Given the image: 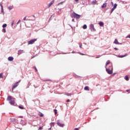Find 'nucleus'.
Returning <instances> with one entry per match:
<instances>
[{
	"mask_svg": "<svg viewBox=\"0 0 130 130\" xmlns=\"http://www.w3.org/2000/svg\"><path fill=\"white\" fill-rule=\"evenodd\" d=\"M109 64V68L106 69V72L109 74V75H112L113 73V67L112 66V63L109 60H108L106 63V67H107Z\"/></svg>",
	"mask_w": 130,
	"mask_h": 130,
	"instance_id": "f257e3e1",
	"label": "nucleus"
},
{
	"mask_svg": "<svg viewBox=\"0 0 130 130\" xmlns=\"http://www.w3.org/2000/svg\"><path fill=\"white\" fill-rule=\"evenodd\" d=\"M71 18H74L75 19H80L81 18V15L77 14V13L74 12L71 15Z\"/></svg>",
	"mask_w": 130,
	"mask_h": 130,
	"instance_id": "f03ea898",
	"label": "nucleus"
},
{
	"mask_svg": "<svg viewBox=\"0 0 130 130\" xmlns=\"http://www.w3.org/2000/svg\"><path fill=\"white\" fill-rule=\"evenodd\" d=\"M36 41H37V39H34L32 40H31L30 41L28 42V44L30 45V44H33Z\"/></svg>",
	"mask_w": 130,
	"mask_h": 130,
	"instance_id": "7ed1b4c3",
	"label": "nucleus"
},
{
	"mask_svg": "<svg viewBox=\"0 0 130 130\" xmlns=\"http://www.w3.org/2000/svg\"><path fill=\"white\" fill-rule=\"evenodd\" d=\"M18 86H19V82H16V83H15L13 86L12 87V91L14 90V89L17 88Z\"/></svg>",
	"mask_w": 130,
	"mask_h": 130,
	"instance_id": "20e7f679",
	"label": "nucleus"
},
{
	"mask_svg": "<svg viewBox=\"0 0 130 130\" xmlns=\"http://www.w3.org/2000/svg\"><path fill=\"white\" fill-rule=\"evenodd\" d=\"M90 29H91V31H92L93 32L96 31V30L95 29V28L94 27L93 24L90 25Z\"/></svg>",
	"mask_w": 130,
	"mask_h": 130,
	"instance_id": "39448f33",
	"label": "nucleus"
},
{
	"mask_svg": "<svg viewBox=\"0 0 130 130\" xmlns=\"http://www.w3.org/2000/svg\"><path fill=\"white\" fill-rule=\"evenodd\" d=\"M57 124L59 126H60L61 127H63V126H64V124H61V123L58 122Z\"/></svg>",
	"mask_w": 130,
	"mask_h": 130,
	"instance_id": "423d86ee",
	"label": "nucleus"
},
{
	"mask_svg": "<svg viewBox=\"0 0 130 130\" xmlns=\"http://www.w3.org/2000/svg\"><path fill=\"white\" fill-rule=\"evenodd\" d=\"M53 4H54V1H51V3H50L48 5V8H50L51 7V6H52V5H53Z\"/></svg>",
	"mask_w": 130,
	"mask_h": 130,
	"instance_id": "0eeeda50",
	"label": "nucleus"
},
{
	"mask_svg": "<svg viewBox=\"0 0 130 130\" xmlns=\"http://www.w3.org/2000/svg\"><path fill=\"white\" fill-rule=\"evenodd\" d=\"M8 60L9 61H13L14 60V58L12 56L9 57H8Z\"/></svg>",
	"mask_w": 130,
	"mask_h": 130,
	"instance_id": "6e6552de",
	"label": "nucleus"
},
{
	"mask_svg": "<svg viewBox=\"0 0 130 130\" xmlns=\"http://www.w3.org/2000/svg\"><path fill=\"white\" fill-rule=\"evenodd\" d=\"M106 7H107V3H104L102 6V9H104V8H106Z\"/></svg>",
	"mask_w": 130,
	"mask_h": 130,
	"instance_id": "1a4fd4ad",
	"label": "nucleus"
},
{
	"mask_svg": "<svg viewBox=\"0 0 130 130\" xmlns=\"http://www.w3.org/2000/svg\"><path fill=\"white\" fill-rule=\"evenodd\" d=\"M12 99H13V97H12V96H8V98H7V100L8 101H12Z\"/></svg>",
	"mask_w": 130,
	"mask_h": 130,
	"instance_id": "9d476101",
	"label": "nucleus"
},
{
	"mask_svg": "<svg viewBox=\"0 0 130 130\" xmlns=\"http://www.w3.org/2000/svg\"><path fill=\"white\" fill-rule=\"evenodd\" d=\"M125 56H127V54H125L124 55L118 56V57H120V58H122V57H125Z\"/></svg>",
	"mask_w": 130,
	"mask_h": 130,
	"instance_id": "9b49d317",
	"label": "nucleus"
},
{
	"mask_svg": "<svg viewBox=\"0 0 130 130\" xmlns=\"http://www.w3.org/2000/svg\"><path fill=\"white\" fill-rule=\"evenodd\" d=\"M10 103L11 105H14V104H15V101L11 100V101H10Z\"/></svg>",
	"mask_w": 130,
	"mask_h": 130,
	"instance_id": "f8f14e48",
	"label": "nucleus"
},
{
	"mask_svg": "<svg viewBox=\"0 0 130 130\" xmlns=\"http://www.w3.org/2000/svg\"><path fill=\"white\" fill-rule=\"evenodd\" d=\"M99 25L101 27H103V26H104V23L102 22H100Z\"/></svg>",
	"mask_w": 130,
	"mask_h": 130,
	"instance_id": "ddd939ff",
	"label": "nucleus"
},
{
	"mask_svg": "<svg viewBox=\"0 0 130 130\" xmlns=\"http://www.w3.org/2000/svg\"><path fill=\"white\" fill-rule=\"evenodd\" d=\"M114 43L115 44H119V42H118V41L117 40L115 39V41H114Z\"/></svg>",
	"mask_w": 130,
	"mask_h": 130,
	"instance_id": "4468645a",
	"label": "nucleus"
},
{
	"mask_svg": "<svg viewBox=\"0 0 130 130\" xmlns=\"http://www.w3.org/2000/svg\"><path fill=\"white\" fill-rule=\"evenodd\" d=\"M39 115L41 117H43V116H44V115H43V114L41 112H39Z\"/></svg>",
	"mask_w": 130,
	"mask_h": 130,
	"instance_id": "2eb2a0df",
	"label": "nucleus"
},
{
	"mask_svg": "<svg viewBox=\"0 0 130 130\" xmlns=\"http://www.w3.org/2000/svg\"><path fill=\"white\" fill-rule=\"evenodd\" d=\"M84 90H85V91H89V87H88V86H85V87H84Z\"/></svg>",
	"mask_w": 130,
	"mask_h": 130,
	"instance_id": "dca6fc26",
	"label": "nucleus"
},
{
	"mask_svg": "<svg viewBox=\"0 0 130 130\" xmlns=\"http://www.w3.org/2000/svg\"><path fill=\"white\" fill-rule=\"evenodd\" d=\"M92 4L93 5H96V4H97V1L96 0L93 1L92 2Z\"/></svg>",
	"mask_w": 130,
	"mask_h": 130,
	"instance_id": "f3484780",
	"label": "nucleus"
},
{
	"mask_svg": "<svg viewBox=\"0 0 130 130\" xmlns=\"http://www.w3.org/2000/svg\"><path fill=\"white\" fill-rule=\"evenodd\" d=\"M44 82H52V81L50 79H46L44 80Z\"/></svg>",
	"mask_w": 130,
	"mask_h": 130,
	"instance_id": "a211bd4d",
	"label": "nucleus"
},
{
	"mask_svg": "<svg viewBox=\"0 0 130 130\" xmlns=\"http://www.w3.org/2000/svg\"><path fill=\"white\" fill-rule=\"evenodd\" d=\"M125 79L126 80V81H128V80H129L128 76H126L125 77Z\"/></svg>",
	"mask_w": 130,
	"mask_h": 130,
	"instance_id": "6ab92c4d",
	"label": "nucleus"
},
{
	"mask_svg": "<svg viewBox=\"0 0 130 130\" xmlns=\"http://www.w3.org/2000/svg\"><path fill=\"white\" fill-rule=\"evenodd\" d=\"M117 7V4H115L114 5L113 8L115 9H116Z\"/></svg>",
	"mask_w": 130,
	"mask_h": 130,
	"instance_id": "aec40b11",
	"label": "nucleus"
},
{
	"mask_svg": "<svg viewBox=\"0 0 130 130\" xmlns=\"http://www.w3.org/2000/svg\"><path fill=\"white\" fill-rule=\"evenodd\" d=\"M87 28V25L84 24L83 26V29H86Z\"/></svg>",
	"mask_w": 130,
	"mask_h": 130,
	"instance_id": "412c9836",
	"label": "nucleus"
},
{
	"mask_svg": "<svg viewBox=\"0 0 130 130\" xmlns=\"http://www.w3.org/2000/svg\"><path fill=\"white\" fill-rule=\"evenodd\" d=\"M115 10V8H113L111 9V14H112V13H113V11H114Z\"/></svg>",
	"mask_w": 130,
	"mask_h": 130,
	"instance_id": "4be33fe9",
	"label": "nucleus"
},
{
	"mask_svg": "<svg viewBox=\"0 0 130 130\" xmlns=\"http://www.w3.org/2000/svg\"><path fill=\"white\" fill-rule=\"evenodd\" d=\"M11 120L12 122H13L14 121H16V119L15 118H12V119H11Z\"/></svg>",
	"mask_w": 130,
	"mask_h": 130,
	"instance_id": "5701e85b",
	"label": "nucleus"
},
{
	"mask_svg": "<svg viewBox=\"0 0 130 130\" xmlns=\"http://www.w3.org/2000/svg\"><path fill=\"white\" fill-rule=\"evenodd\" d=\"M8 9H9L10 10H12V9H13V6H9L8 8Z\"/></svg>",
	"mask_w": 130,
	"mask_h": 130,
	"instance_id": "b1692460",
	"label": "nucleus"
},
{
	"mask_svg": "<svg viewBox=\"0 0 130 130\" xmlns=\"http://www.w3.org/2000/svg\"><path fill=\"white\" fill-rule=\"evenodd\" d=\"M7 26V24H4L3 25V28H6Z\"/></svg>",
	"mask_w": 130,
	"mask_h": 130,
	"instance_id": "393cba45",
	"label": "nucleus"
},
{
	"mask_svg": "<svg viewBox=\"0 0 130 130\" xmlns=\"http://www.w3.org/2000/svg\"><path fill=\"white\" fill-rule=\"evenodd\" d=\"M1 7L2 8V12H4V7H3V5H2V4H1Z\"/></svg>",
	"mask_w": 130,
	"mask_h": 130,
	"instance_id": "a878e982",
	"label": "nucleus"
},
{
	"mask_svg": "<svg viewBox=\"0 0 130 130\" xmlns=\"http://www.w3.org/2000/svg\"><path fill=\"white\" fill-rule=\"evenodd\" d=\"M0 78L3 79V73L0 74Z\"/></svg>",
	"mask_w": 130,
	"mask_h": 130,
	"instance_id": "bb28decb",
	"label": "nucleus"
},
{
	"mask_svg": "<svg viewBox=\"0 0 130 130\" xmlns=\"http://www.w3.org/2000/svg\"><path fill=\"white\" fill-rule=\"evenodd\" d=\"M18 107L20 108V109H24V108L21 106H19Z\"/></svg>",
	"mask_w": 130,
	"mask_h": 130,
	"instance_id": "cd10ccee",
	"label": "nucleus"
},
{
	"mask_svg": "<svg viewBox=\"0 0 130 130\" xmlns=\"http://www.w3.org/2000/svg\"><path fill=\"white\" fill-rule=\"evenodd\" d=\"M34 69H35L36 72H38V71L37 70V68H36V67H34Z\"/></svg>",
	"mask_w": 130,
	"mask_h": 130,
	"instance_id": "c85d7f7f",
	"label": "nucleus"
},
{
	"mask_svg": "<svg viewBox=\"0 0 130 130\" xmlns=\"http://www.w3.org/2000/svg\"><path fill=\"white\" fill-rule=\"evenodd\" d=\"M14 24H15V21H13L12 23V26H14Z\"/></svg>",
	"mask_w": 130,
	"mask_h": 130,
	"instance_id": "c756f323",
	"label": "nucleus"
},
{
	"mask_svg": "<svg viewBox=\"0 0 130 130\" xmlns=\"http://www.w3.org/2000/svg\"><path fill=\"white\" fill-rule=\"evenodd\" d=\"M22 54V51H19V52H18V54Z\"/></svg>",
	"mask_w": 130,
	"mask_h": 130,
	"instance_id": "7c9ffc66",
	"label": "nucleus"
},
{
	"mask_svg": "<svg viewBox=\"0 0 130 130\" xmlns=\"http://www.w3.org/2000/svg\"><path fill=\"white\" fill-rule=\"evenodd\" d=\"M66 95H67V96H71V94L70 93H66Z\"/></svg>",
	"mask_w": 130,
	"mask_h": 130,
	"instance_id": "2f4dec72",
	"label": "nucleus"
},
{
	"mask_svg": "<svg viewBox=\"0 0 130 130\" xmlns=\"http://www.w3.org/2000/svg\"><path fill=\"white\" fill-rule=\"evenodd\" d=\"M54 111H55V114H57V112H56L57 111L56 109H55Z\"/></svg>",
	"mask_w": 130,
	"mask_h": 130,
	"instance_id": "473e14b6",
	"label": "nucleus"
},
{
	"mask_svg": "<svg viewBox=\"0 0 130 130\" xmlns=\"http://www.w3.org/2000/svg\"><path fill=\"white\" fill-rule=\"evenodd\" d=\"M19 23H21V20H18L17 24H19Z\"/></svg>",
	"mask_w": 130,
	"mask_h": 130,
	"instance_id": "72a5a7b5",
	"label": "nucleus"
},
{
	"mask_svg": "<svg viewBox=\"0 0 130 130\" xmlns=\"http://www.w3.org/2000/svg\"><path fill=\"white\" fill-rule=\"evenodd\" d=\"M126 38H130V35H129L127 37H126Z\"/></svg>",
	"mask_w": 130,
	"mask_h": 130,
	"instance_id": "f704fd0d",
	"label": "nucleus"
},
{
	"mask_svg": "<svg viewBox=\"0 0 130 130\" xmlns=\"http://www.w3.org/2000/svg\"><path fill=\"white\" fill-rule=\"evenodd\" d=\"M26 19H27V17H25L23 18L24 21H26Z\"/></svg>",
	"mask_w": 130,
	"mask_h": 130,
	"instance_id": "c9c22d12",
	"label": "nucleus"
},
{
	"mask_svg": "<svg viewBox=\"0 0 130 130\" xmlns=\"http://www.w3.org/2000/svg\"><path fill=\"white\" fill-rule=\"evenodd\" d=\"M3 31H4V33H6V28H4Z\"/></svg>",
	"mask_w": 130,
	"mask_h": 130,
	"instance_id": "e433bc0d",
	"label": "nucleus"
},
{
	"mask_svg": "<svg viewBox=\"0 0 130 130\" xmlns=\"http://www.w3.org/2000/svg\"><path fill=\"white\" fill-rule=\"evenodd\" d=\"M80 54H81V55H85V54H84L83 53H79Z\"/></svg>",
	"mask_w": 130,
	"mask_h": 130,
	"instance_id": "4c0bfd02",
	"label": "nucleus"
},
{
	"mask_svg": "<svg viewBox=\"0 0 130 130\" xmlns=\"http://www.w3.org/2000/svg\"><path fill=\"white\" fill-rule=\"evenodd\" d=\"M39 129H40V130L42 129V127H41V126L39 127Z\"/></svg>",
	"mask_w": 130,
	"mask_h": 130,
	"instance_id": "58836bf2",
	"label": "nucleus"
},
{
	"mask_svg": "<svg viewBox=\"0 0 130 130\" xmlns=\"http://www.w3.org/2000/svg\"><path fill=\"white\" fill-rule=\"evenodd\" d=\"M114 49H115V50H118V49H117V48H114Z\"/></svg>",
	"mask_w": 130,
	"mask_h": 130,
	"instance_id": "ea45409f",
	"label": "nucleus"
},
{
	"mask_svg": "<svg viewBox=\"0 0 130 130\" xmlns=\"http://www.w3.org/2000/svg\"><path fill=\"white\" fill-rule=\"evenodd\" d=\"M74 130H79V128H75Z\"/></svg>",
	"mask_w": 130,
	"mask_h": 130,
	"instance_id": "a19ab883",
	"label": "nucleus"
},
{
	"mask_svg": "<svg viewBox=\"0 0 130 130\" xmlns=\"http://www.w3.org/2000/svg\"><path fill=\"white\" fill-rule=\"evenodd\" d=\"M126 92H129V90L128 89L126 90Z\"/></svg>",
	"mask_w": 130,
	"mask_h": 130,
	"instance_id": "79ce46f5",
	"label": "nucleus"
},
{
	"mask_svg": "<svg viewBox=\"0 0 130 130\" xmlns=\"http://www.w3.org/2000/svg\"><path fill=\"white\" fill-rule=\"evenodd\" d=\"M79 46H80V48H82V44L80 45Z\"/></svg>",
	"mask_w": 130,
	"mask_h": 130,
	"instance_id": "37998d69",
	"label": "nucleus"
},
{
	"mask_svg": "<svg viewBox=\"0 0 130 130\" xmlns=\"http://www.w3.org/2000/svg\"><path fill=\"white\" fill-rule=\"evenodd\" d=\"M67 102H70V100H68Z\"/></svg>",
	"mask_w": 130,
	"mask_h": 130,
	"instance_id": "c03bdc74",
	"label": "nucleus"
},
{
	"mask_svg": "<svg viewBox=\"0 0 130 130\" xmlns=\"http://www.w3.org/2000/svg\"><path fill=\"white\" fill-rule=\"evenodd\" d=\"M75 1L77 2H79V0H75Z\"/></svg>",
	"mask_w": 130,
	"mask_h": 130,
	"instance_id": "a18cd8bd",
	"label": "nucleus"
},
{
	"mask_svg": "<svg viewBox=\"0 0 130 130\" xmlns=\"http://www.w3.org/2000/svg\"><path fill=\"white\" fill-rule=\"evenodd\" d=\"M32 17H33L34 18H35V15H32Z\"/></svg>",
	"mask_w": 130,
	"mask_h": 130,
	"instance_id": "49530a36",
	"label": "nucleus"
},
{
	"mask_svg": "<svg viewBox=\"0 0 130 130\" xmlns=\"http://www.w3.org/2000/svg\"><path fill=\"white\" fill-rule=\"evenodd\" d=\"M112 5H113V2H111Z\"/></svg>",
	"mask_w": 130,
	"mask_h": 130,
	"instance_id": "de8ad7c7",
	"label": "nucleus"
},
{
	"mask_svg": "<svg viewBox=\"0 0 130 130\" xmlns=\"http://www.w3.org/2000/svg\"><path fill=\"white\" fill-rule=\"evenodd\" d=\"M72 21H75V19H72Z\"/></svg>",
	"mask_w": 130,
	"mask_h": 130,
	"instance_id": "09e8293b",
	"label": "nucleus"
},
{
	"mask_svg": "<svg viewBox=\"0 0 130 130\" xmlns=\"http://www.w3.org/2000/svg\"><path fill=\"white\" fill-rule=\"evenodd\" d=\"M117 2H119V0H117Z\"/></svg>",
	"mask_w": 130,
	"mask_h": 130,
	"instance_id": "8fccbe9b",
	"label": "nucleus"
}]
</instances>
